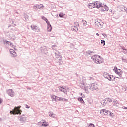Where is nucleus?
I'll return each mask as SVG.
<instances>
[{
  "mask_svg": "<svg viewBox=\"0 0 127 127\" xmlns=\"http://www.w3.org/2000/svg\"><path fill=\"white\" fill-rule=\"evenodd\" d=\"M20 108H21V106H18L15 107L12 110V111H10L11 114H12L13 115H20L21 114V110H20Z\"/></svg>",
  "mask_w": 127,
  "mask_h": 127,
  "instance_id": "obj_1",
  "label": "nucleus"
},
{
  "mask_svg": "<svg viewBox=\"0 0 127 127\" xmlns=\"http://www.w3.org/2000/svg\"><path fill=\"white\" fill-rule=\"evenodd\" d=\"M100 7H101V11H108V10H109V7H107V5L103 4L100 2V1H98V9L100 8Z\"/></svg>",
  "mask_w": 127,
  "mask_h": 127,
  "instance_id": "obj_2",
  "label": "nucleus"
},
{
  "mask_svg": "<svg viewBox=\"0 0 127 127\" xmlns=\"http://www.w3.org/2000/svg\"><path fill=\"white\" fill-rule=\"evenodd\" d=\"M99 5V1H96V2L94 3H89L88 4V8L92 9V8H95V7H96V8H98Z\"/></svg>",
  "mask_w": 127,
  "mask_h": 127,
  "instance_id": "obj_3",
  "label": "nucleus"
},
{
  "mask_svg": "<svg viewBox=\"0 0 127 127\" xmlns=\"http://www.w3.org/2000/svg\"><path fill=\"white\" fill-rule=\"evenodd\" d=\"M113 71L115 72V74L118 76H122V75H123V72L122 71V70L118 69V67L116 66H115L114 68L113 69Z\"/></svg>",
  "mask_w": 127,
  "mask_h": 127,
  "instance_id": "obj_4",
  "label": "nucleus"
},
{
  "mask_svg": "<svg viewBox=\"0 0 127 127\" xmlns=\"http://www.w3.org/2000/svg\"><path fill=\"white\" fill-rule=\"evenodd\" d=\"M103 25H104V23H103V22H102L101 20H98L95 22V26H96V27H99V28H101Z\"/></svg>",
  "mask_w": 127,
  "mask_h": 127,
  "instance_id": "obj_5",
  "label": "nucleus"
},
{
  "mask_svg": "<svg viewBox=\"0 0 127 127\" xmlns=\"http://www.w3.org/2000/svg\"><path fill=\"white\" fill-rule=\"evenodd\" d=\"M42 19H43V20L46 21L47 24H48V29L49 28V27L51 28L50 30H48L49 31H51V30H52V27H51V25L50 24V23L49 22V21H48V20L47 19V18H46L44 16H43V17H42Z\"/></svg>",
  "mask_w": 127,
  "mask_h": 127,
  "instance_id": "obj_6",
  "label": "nucleus"
},
{
  "mask_svg": "<svg viewBox=\"0 0 127 127\" xmlns=\"http://www.w3.org/2000/svg\"><path fill=\"white\" fill-rule=\"evenodd\" d=\"M31 27L32 30H34V31H35L36 32H39V31H40V29L36 25H32Z\"/></svg>",
  "mask_w": 127,
  "mask_h": 127,
  "instance_id": "obj_7",
  "label": "nucleus"
},
{
  "mask_svg": "<svg viewBox=\"0 0 127 127\" xmlns=\"http://www.w3.org/2000/svg\"><path fill=\"white\" fill-rule=\"evenodd\" d=\"M19 121L22 124H24V123L26 122V117H25V115H22L21 116H20Z\"/></svg>",
  "mask_w": 127,
  "mask_h": 127,
  "instance_id": "obj_8",
  "label": "nucleus"
},
{
  "mask_svg": "<svg viewBox=\"0 0 127 127\" xmlns=\"http://www.w3.org/2000/svg\"><path fill=\"white\" fill-rule=\"evenodd\" d=\"M90 90L91 91H94V90H96V91H98V90H99V88H98V87H97V85H95V84L92 83L91 84V86H90Z\"/></svg>",
  "mask_w": 127,
  "mask_h": 127,
  "instance_id": "obj_9",
  "label": "nucleus"
},
{
  "mask_svg": "<svg viewBox=\"0 0 127 127\" xmlns=\"http://www.w3.org/2000/svg\"><path fill=\"white\" fill-rule=\"evenodd\" d=\"M101 114L104 113L105 116H109L110 115V111L106 109H102L100 112Z\"/></svg>",
  "mask_w": 127,
  "mask_h": 127,
  "instance_id": "obj_10",
  "label": "nucleus"
},
{
  "mask_svg": "<svg viewBox=\"0 0 127 127\" xmlns=\"http://www.w3.org/2000/svg\"><path fill=\"white\" fill-rule=\"evenodd\" d=\"M7 93L9 96H10V97H14V92L12 89H8Z\"/></svg>",
  "mask_w": 127,
  "mask_h": 127,
  "instance_id": "obj_11",
  "label": "nucleus"
},
{
  "mask_svg": "<svg viewBox=\"0 0 127 127\" xmlns=\"http://www.w3.org/2000/svg\"><path fill=\"white\" fill-rule=\"evenodd\" d=\"M95 63L97 64H101L103 62V58H96L95 60H93Z\"/></svg>",
  "mask_w": 127,
  "mask_h": 127,
  "instance_id": "obj_12",
  "label": "nucleus"
},
{
  "mask_svg": "<svg viewBox=\"0 0 127 127\" xmlns=\"http://www.w3.org/2000/svg\"><path fill=\"white\" fill-rule=\"evenodd\" d=\"M59 90L60 92H63V93H64V94H65V95H67V90H66L65 89V88H64V87L62 86L61 87L59 88Z\"/></svg>",
  "mask_w": 127,
  "mask_h": 127,
  "instance_id": "obj_13",
  "label": "nucleus"
},
{
  "mask_svg": "<svg viewBox=\"0 0 127 127\" xmlns=\"http://www.w3.org/2000/svg\"><path fill=\"white\" fill-rule=\"evenodd\" d=\"M10 53L12 55V57H15V56H17L16 52H15V51L13 49H10Z\"/></svg>",
  "mask_w": 127,
  "mask_h": 127,
  "instance_id": "obj_14",
  "label": "nucleus"
},
{
  "mask_svg": "<svg viewBox=\"0 0 127 127\" xmlns=\"http://www.w3.org/2000/svg\"><path fill=\"white\" fill-rule=\"evenodd\" d=\"M100 103L102 105H103V106H106V104H109L108 103V100H107V98H105V99H103V100H102Z\"/></svg>",
  "mask_w": 127,
  "mask_h": 127,
  "instance_id": "obj_15",
  "label": "nucleus"
},
{
  "mask_svg": "<svg viewBox=\"0 0 127 127\" xmlns=\"http://www.w3.org/2000/svg\"><path fill=\"white\" fill-rule=\"evenodd\" d=\"M83 90H84L85 93H86L87 94H88L89 91H90V90H91V86H89V87L88 86L84 87L83 88Z\"/></svg>",
  "mask_w": 127,
  "mask_h": 127,
  "instance_id": "obj_16",
  "label": "nucleus"
},
{
  "mask_svg": "<svg viewBox=\"0 0 127 127\" xmlns=\"http://www.w3.org/2000/svg\"><path fill=\"white\" fill-rule=\"evenodd\" d=\"M92 53H94V52L88 50L85 53V56H89V55H92Z\"/></svg>",
  "mask_w": 127,
  "mask_h": 127,
  "instance_id": "obj_17",
  "label": "nucleus"
},
{
  "mask_svg": "<svg viewBox=\"0 0 127 127\" xmlns=\"http://www.w3.org/2000/svg\"><path fill=\"white\" fill-rule=\"evenodd\" d=\"M96 58H101V56H99L98 55H94L91 57V59L93 60H96Z\"/></svg>",
  "mask_w": 127,
  "mask_h": 127,
  "instance_id": "obj_18",
  "label": "nucleus"
},
{
  "mask_svg": "<svg viewBox=\"0 0 127 127\" xmlns=\"http://www.w3.org/2000/svg\"><path fill=\"white\" fill-rule=\"evenodd\" d=\"M108 81H115V77H114V76L112 75H109V76H108V78L107 79Z\"/></svg>",
  "mask_w": 127,
  "mask_h": 127,
  "instance_id": "obj_19",
  "label": "nucleus"
},
{
  "mask_svg": "<svg viewBox=\"0 0 127 127\" xmlns=\"http://www.w3.org/2000/svg\"><path fill=\"white\" fill-rule=\"evenodd\" d=\"M42 7H43V5L42 4H40V5H37L34 7V9H35L36 10L37 9H40Z\"/></svg>",
  "mask_w": 127,
  "mask_h": 127,
  "instance_id": "obj_20",
  "label": "nucleus"
},
{
  "mask_svg": "<svg viewBox=\"0 0 127 127\" xmlns=\"http://www.w3.org/2000/svg\"><path fill=\"white\" fill-rule=\"evenodd\" d=\"M71 28L73 31H75L76 32H77V31H78V30H79V29H78V27H77L76 26H71Z\"/></svg>",
  "mask_w": 127,
  "mask_h": 127,
  "instance_id": "obj_21",
  "label": "nucleus"
},
{
  "mask_svg": "<svg viewBox=\"0 0 127 127\" xmlns=\"http://www.w3.org/2000/svg\"><path fill=\"white\" fill-rule=\"evenodd\" d=\"M4 44H8V45H10L11 47H13V44L8 41H4Z\"/></svg>",
  "mask_w": 127,
  "mask_h": 127,
  "instance_id": "obj_22",
  "label": "nucleus"
},
{
  "mask_svg": "<svg viewBox=\"0 0 127 127\" xmlns=\"http://www.w3.org/2000/svg\"><path fill=\"white\" fill-rule=\"evenodd\" d=\"M77 100H78V101H79V102H80V103H81V104H85V101H84V99H83V98L78 97Z\"/></svg>",
  "mask_w": 127,
  "mask_h": 127,
  "instance_id": "obj_23",
  "label": "nucleus"
},
{
  "mask_svg": "<svg viewBox=\"0 0 127 127\" xmlns=\"http://www.w3.org/2000/svg\"><path fill=\"white\" fill-rule=\"evenodd\" d=\"M113 106L117 107L118 106V101H117L116 99H113Z\"/></svg>",
  "mask_w": 127,
  "mask_h": 127,
  "instance_id": "obj_24",
  "label": "nucleus"
},
{
  "mask_svg": "<svg viewBox=\"0 0 127 127\" xmlns=\"http://www.w3.org/2000/svg\"><path fill=\"white\" fill-rule=\"evenodd\" d=\"M103 76L105 79H108V77H110V75H109V73L107 72H104L103 73Z\"/></svg>",
  "mask_w": 127,
  "mask_h": 127,
  "instance_id": "obj_25",
  "label": "nucleus"
},
{
  "mask_svg": "<svg viewBox=\"0 0 127 127\" xmlns=\"http://www.w3.org/2000/svg\"><path fill=\"white\" fill-rule=\"evenodd\" d=\"M107 100V102L108 103V104H110V103H112V102H113L114 99L112 98H106Z\"/></svg>",
  "mask_w": 127,
  "mask_h": 127,
  "instance_id": "obj_26",
  "label": "nucleus"
},
{
  "mask_svg": "<svg viewBox=\"0 0 127 127\" xmlns=\"http://www.w3.org/2000/svg\"><path fill=\"white\" fill-rule=\"evenodd\" d=\"M49 115L50 117H51L52 118H54V117H55V114H54L53 112H50L49 113Z\"/></svg>",
  "mask_w": 127,
  "mask_h": 127,
  "instance_id": "obj_27",
  "label": "nucleus"
},
{
  "mask_svg": "<svg viewBox=\"0 0 127 127\" xmlns=\"http://www.w3.org/2000/svg\"><path fill=\"white\" fill-rule=\"evenodd\" d=\"M122 60L123 62H127V59L125 57H122Z\"/></svg>",
  "mask_w": 127,
  "mask_h": 127,
  "instance_id": "obj_28",
  "label": "nucleus"
},
{
  "mask_svg": "<svg viewBox=\"0 0 127 127\" xmlns=\"http://www.w3.org/2000/svg\"><path fill=\"white\" fill-rule=\"evenodd\" d=\"M55 54L56 55V58H57L58 56H59V55H60V53L58 51H57L55 53Z\"/></svg>",
  "mask_w": 127,
  "mask_h": 127,
  "instance_id": "obj_29",
  "label": "nucleus"
},
{
  "mask_svg": "<svg viewBox=\"0 0 127 127\" xmlns=\"http://www.w3.org/2000/svg\"><path fill=\"white\" fill-rule=\"evenodd\" d=\"M56 96H55V95H52V97H51V98H52V100H53V101H54V100H55L56 101Z\"/></svg>",
  "mask_w": 127,
  "mask_h": 127,
  "instance_id": "obj_30",
  "label": "nucleus"
},
{
  "mask_svg": "<svg viewBox=\"0 0 127 127\" xmlns=\"http://www.w3.org/2000/svg\"><path fill=\"white\" fill-rule=\"evenodd\" d=\"M9 37H11V38H12V37H13L14 36V35L13 34V33L12 32H11L9 33Z\"/></svg>",
  "mask_w": 127,
  "mask_h": 127,
  "instance_id": "obj_31",
  "label": "nucleus"
},
{
  "mask_svg": "<svg viewBox=\"0 0 127 127\" xmlns=\"http://www.w3.org/2000/svg\"><path fill=\"white\" fill-rule=\"evenodd\" d=\"M101 44H103V46H105V44H106V43H105V40H101Z\"/></svg>",
  "mask_w": 127,
  "mask_h": 127,
  "instance_id": "obj_32",
  "label": "nucleus"
},
{
  "mask_svg": "<svg viewBox=\"0 0 127 127\" xmlns=\"http://www.w3.org/2000/svg\"><path fill=\"white\" fill-rule=\"evenodd\" d=\"M110 117H115V114L112 113V112L110 111L109 112V115Z\"/></svg>",
  "mask_w": 127,
  "mask_h": 127,
  "instance_id": "obj_33",
  "label": "nucleus"
},
{
  "mask_svg": "<svg viewBox=\"0 0 127 127\" xmlns=\"http://www.w3.org/2000/svg\"><path fill=\"white\" fill-rule=\"evenodd\" d=\"M59 17H64V14L63 13H60V14H59Z\"/></svg>",
  "mask_w": 127,
  "mask_h": 127,
  "instance_id": "obj_34",
  "label": "nucleus"
},
{
  "mask_svg": "<svg viewBox=\"0 0 127 127\" xmlns=\"http://www.w3.org/2000/svg\"><path fill=\"white\" fill-rule=\"evenodd\" d=\"M88 127H95V125L93 123H90L88 125Z\"/></svg>",
  "mask_w": 127,
  "mask_h": 127,
  "instance_id": "obj_35",
  "label": "nucleus"
},
{
  "mask_svg": "<svg viewBox=\"0 0 127 127\" xmlns=\"http://www.w3.org/2000/svg\"><path fill=\"white\" fill-rule=\"evenodd\" d=\"M57 59H58L59 60H61L62 59V56L60 55L59 56L57 57Z\"/></svg>",
  "mask_w": 127,
  "mask_h": 127,
  "instance_id": "obj_36",
  "label": "nucleus"
},
{
  "mask_svg": "<svg viewBox=\"0 0 127 127\" xmlns=\"http://www.w3.org/2000/svg\"><path fill=\"white\" fill-rule=\"evenodd\" d=\"M60 101V97L56 96V102H59Z\"/></svg>",
  "mask_w": 127,
  "mask_h": 127,
  "instance_id": "obj_37",
  "label": "nucleus"
},
{
  "mask_svg": "<svg viewBox=\"0 0 127 127\" xmlns=\"http://www.w3.org/2000/svg\"><path fill=\"white\" fill-rule=\"evenodd\" d=\"M42 126H43V127H47V126H48V124L43 123L42 124Z\"/></svg>",
  "mask_w": 127,
  "mask_h": 127,
  "instance_id": "obj_38",
  "label": "nucleus"
},
{
  "mask_svg": "<svg viewBox=\"0 0 127 127\" xmlns=\"http://www.w3.org/2000/svg\"><path fill=\"white\" fill-rule=\"evenodd\" d=\"M82 21L83 22V25H84L85 26H86V25H87V21L86 20H82Z\"/></svg>",
  "mask_w": 127,
  "mask_h": 127,
  "instance_id": "obj_39",
  "label": "nucleus"
},
{
  "mask_svg": "<svg viewBox=\"0 0 127 127\" xmlns=\"http://www.w3.org/2000/svg\"><path fill=\"white\" fill-rule=\"evenodd\" d=\"M122 9H123V10H122V11H124V12H127V8H125V7H124L123 8H122Z\"/></svg>",
  "mask_w": 127,
  "mask_h": 127,
  "instance_id": "obj_40",
  "label": "nucleus"
},
{
  "mask_svg": "<svg viewBox=\"0 0 127 127\" xmlns=\"http://www.w3.org/2000/svg\"><path fill=\"white\" fill-rule=\"evenodd\" d=\"M74 24L75 25V26H77V27H78V26H79V23H78V22H75Z\"/></svg>",
  "mask_w": 127,
  "mask_h": 127,
  "instance_id": "obj_41",
  "label": "nucleus"
},
{
  "mask_svg": "<svg viewBox=\"0 0 127 127\" xmlns=\"http://www.w3.org/2000/svg\"><path fill=\"white\" fill-rule=\"evenodd\" d=\"M47 25H48L47 31H48V32H50L51 31H51H49V30H50L51 28H50V27H49V28H48V24H47Z\"/></svg>",
  "mask_w": 127,
  "mask_h": 127,
  "instance_id": "obj_42",
  "label": "nucleus"
},
{
  "mask_svg": "<svg viewBox=\"0 0 127 127\" xmlns=\"http://www.w3.org/2000/svg\"><path fill=\"white\" fill-rule=\"evenodd\" d=\"M63 102H68V99L64 98Z\"/></svg>",
  "mask_w": 127,
  "mask_h": 127,
  "instance_id": "obj_43",
  "label": "nucleus"
},
{
  "mask_svg": "<svg viewBox=\"0 0 127 127\" xmlns=\"http://www.w3.org/2000/svg\"><path fill=\"white\" fill-rule=\"evenodd\" d=\"M25 108H26V109H29V108H30V107L27 105H25Z\"/></svg>",
  "mask_w": 127,
  "mask_h": 127,
  "instance_id": "obj_44",
  "label": "nucleus"
},
{
  "mask_svg": "<svg viewBox=\"0 0 127 127\" xmlns=\"http://www.w3.org/2000/svg\"><path fill=\"white\" fill-rule=\"evenodd\" d=\"M12 26H13V27H14V26H16V24H14V22H12Z\"/></svg>",
  "mask_w": 127,
  "mask_h": 127,
  "instance_id": "obj_45",
  "label": "nucleus"
},
{
  "mask_svg": "<svg viewBox=\"0 0 127 127\" xmlns=\"http://www.w3.org/2000/svg\"><path fill=\"white\" fill-rule=\"evenodd\" d=\"M122 109H125V110H127V107L126 106H123V107H122Z\"/></svg>",
  "mask_w": 127,
  "mask_h": 127,
  "instance_id": "obj_46",
  "label": "nucleus"
},
{
  "mask_svg": "<svg viewBox=\"0 0 127 127\" xmlns=\"http://www.w3.org/2000/svg\"><path fill=\"white\" fill-rule=\"evenodd\" d=\"M64 99V98L60 97V101H62V102H63Z\"/></svg>",
  "mask_w": 127,
  "mask_h": 127,
  "instance_id": "obj_47",
  "label": "nucleus"
},
{
  "mask_svg": "<svg viewBox=\"0 0 127 127\" xmlns=\"http://www.w3.org/2000/svg\"><path fill=\"white\" fill-rule=\"evenodd\" d=\"M25 20H27V19H28V17L27 16H25Z\"/></svg>",
  "mask_w": 127,
  "mask_h": 127,
  "instance_id": "obj_48",
  "label": "nucleus"
},
{
  "mask_svg": "<svg viewBox=\"0 0 127 127\" xmlns=\"http://www.w3.org/2000/svg\"><path fill=\"white\" fill-rule=\"evenodd\" d=\"M122 49L123 51H126V49H125V47H122Z\"/></svg>",
  "mask_w": 127,
  "mask_h": 127,
  "instance_id": "obj_49",
  "label": "nucleus"
},
{
  "mask_svg": "<svg viewBox=\"0 0 127 127\" xmlns=\"http://www.w3.org/2000/svg\"><path fill=\"white\" fill-rule=\"evenodd\" d=\"M1 103H2V99L0 98V104H1Z\"/></svg>",
  "mask_w": 127,
  "mask_h": 127,
  "instance_id": "obj_50",
  "label": "nucleus"
},
{
  "mask_svg": "<svg viewBox=\"0 0 127 127\" xmlns=\"http://www.w3.org/2000/svg\"><path fill=\"white\" fill-rule=\"evenodd\" d=\"M123 52L126 54V53H127V50L126 51H124Z\"/></svg>",
  "mask_w": 127,
  "mask_h": 127,
  "instance_id": "obj_51",
  "label": "nucleus"
},
{
  "mask_svg": "<svg viewBox=\"0 0 127 127\" xmlns=\"http://www.w3.org/2000/svg\"><path fill=\"white\" fill-rule=\"evenodd\" d=\"M120 77H114V78H117L118 79H121V76H119Z\"/></svg>",
  "mask_w": 127,
  "mask_h": 127,
  "instance_id": "obj_52",
  "label": "nucleus"
},
{
  "mask_svg": "<svg viewBox=\"0 0 127 127\" xmlns=\"http://www.w3.org/2000/svg\"><path fill=\"white\" fill-rule=\"evenodd\" d=\"M96 35H97V36H99V33H97L96 34Z\"/></svg>",
  "mask_w": 127,
  "mask_h": 127,
  "instance_id": "obj_53",
  "label": "nucleus"
},
{
  "mask_svg": "<svg viewBox=\"0 0 127 127\" xmlns=\"http://www.w3.org/2000/svg\"><path fill=\"white\" fill-rule=\"evenodd\" d=\"M53 47H56V45H54L52 46Z\"/></svg>",
  "mask_w": 127,
  "mask_h": 127,
  "instance_id": "obj_54",
  "label": "nucleus"
},
{
  "mask_svg": "<svg viewBox=\"0 0 127 127\" xmlns=\"http://www.w3.org/2000/svg\"><path fill=\"white\" fill-rule=\"evenodd\" d=\"M8 27H11V25H9Z\"/></svg>",
  "mask_w": 127,
  "mask_h": 127,
  "instance_id": "obj_55",
  "label": "nucleus"
},
{
  "mask_svg": "<svg viewBox=\"0 0 127 127\" xmlns=\"http://www.w3.org/2000/svg\"><path fill=\"white\" fill-rule=\"evenodd\" d=\"M82 98H85V95H83L82 96Z\"/></svg>",
  "mask_w": 127,
  "mask_h": 127,
  "instance_id": "obj_56",
  "label": "nucleus"
},
{
  "mask_svg": "<svg viewBox=\"0 0 127 127\" xmlns=\"http://www.w3.org/2000/svg\"><path fill=\"white\" fill-rule=\"evenodd\" d=\"M113 0V1H116V0Z\"/></svg>",
  "mask_w": 127,
  "mask_h": 127,
  "instance_id": "obj_57",
  "label": "nucleus"
},
{
  "mask_svg": "<svg viewBox=\"0 0 127 127\" xmlns=\"http://www.w3.org/2000/svg\"><path fill=\"white\" fill-rule=\"evenodd\" d=\"M28 90H31V89L30 88H28Z\"/></svg>",
  "mask_w": 127,
  "mask_h": 127,
  "instance_id": "obj_58",
  "label": "nucleus"
},
{
  "mask_svg": "<svg viewBox=\"0 0 127 127\" xmlns=\"http://www.w3.org/2000/svg\"><path fill=\"white\" fill-rule=\"evenodd\" d=\"M82 95H83V93H81V95L82 96Z\"/></svg>",
  "mask_w": 127,
  "mask_h": 127,
  "instance_id": "obj_59",
  "label": "nucleus"
},
{
  "mask_svg": "<svg viewBox=\"0 0 127 127\" xmlns=\"http://www.w3.org/2000/svg\"><path fill=\"white\" fill-rule=\"evenodd\" d=\"M16 13H18V12H16Z\"/></svg>",
  "mask_w": 127,
  "mask_h": 127,
  "instance_id": "obj_60",
  "label": "nucleus"
},
{
  "mask_svg": "<svg viewBox=\"0 0 127 127\" xmlns=\"http://www.w3.org/2000/svg\"><path fill=\"white\" fill-rule=\"evenodd\" d=\"M0 120H1V118H0Z\"/></svg>",
  "mask_w": 127,
  "mask_h": 127,
  "instance_id": "obj_61",
  "label": "nucleus"
},
{
  "mask_svg": "<svg viewBox=\"0 0 127 127\" xmlns=\"http://www.w3.org/2000/svg\"><path fill=\"white\" fill-rule=\"evenodd\" d=\"M0 67H1V66H0Z\"/></svg>",
  "mask_w": 127,
  "mask_h": 127,
  "instance_id": "obj_62",
  "label": "nucleus"
}]
</instances>
